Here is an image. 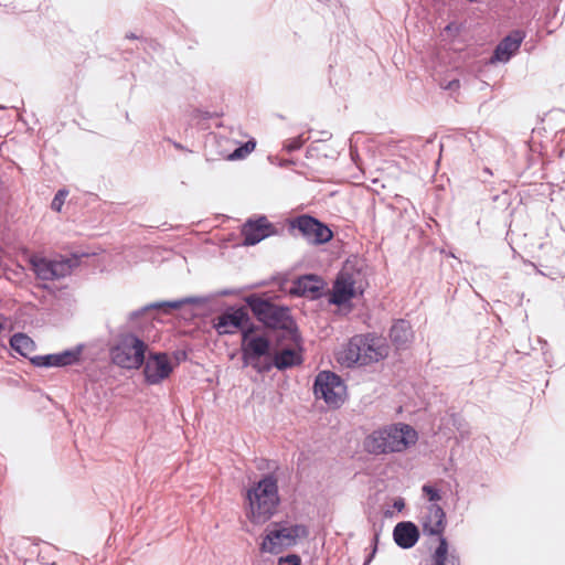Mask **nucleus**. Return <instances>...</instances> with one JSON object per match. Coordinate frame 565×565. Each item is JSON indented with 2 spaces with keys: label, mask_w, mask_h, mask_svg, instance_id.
<instances>
[{
  "label": "nucleus",
  "mask_w": 565,
  "mask_h": 565,
  "mask_svg": "<svg viewBox=\"0 0 565 565\" xmlns=\"http://www.w3.org/2000/svg\"><path fill=\"white\" fill-rule=\"evenodd\" d=\"M279 503L278 480L267 475L247 489L245 515L254 524H264L276 513Z\"/></svg>",
  "instance_id": "f257e3e1"
},
{
  "label": "nucleus",
  "mask_w": 565,
  "mask_h": 565,
  "mask_svg": "<svg viewBox=\"0 0 565 565\" xmlns=\"http://www.w3.org/2000/svg\"><path fill=\"white\" fill-rule=\"evenodd\" d=\"M390 354V347L381 337L358 334L352 337L338 354V361L347 366L369 365L384 360Z\"/></svg>",
  "instance_id": "f03ea898"
},
{
  "label": "nucleus",
  "mask_w": 565,
  "mask_h": 565,
  "mask_svg": "<svg viewBox=\"0 0 565 565\" xmlns=\"http://www.w3.org/2000/svg\"><path fill=\"white\" fill-rule=\"evenodd\" d=\"M366 286L363 273L352 264H344L338 274L330 294V302L341 306L363 294Z\"/></svg>",
  "instance_id": "7ed1b4c3"
},
{
  "label": "nucleus",
  "mask_w": 565,
  "mask_h": 565,
  "mask_svg": "<svg viewBox=\"0 0 565 565\" xmlns=\"http://www.w3.org/2000/svg\"><path fill=\"white\" fill-rule=\"evenodd\" d=\"M308 532L303 525L287 523H271L266 529V535L262 542V551L278 554L285 548L296 544L299 537L307 536Z\"/></svg>",
  "instance_id": "20e7f679"
},
{
  "label": "nucleus",
  "mask_w": 565,
  "mask_h": 565,
  "mask_svg": "<svg viewBox=\"0 0 565 565\" xmlns=\"http://www.w3.org/2000/svg\"><path fill=\"white\" fill-rule=\"evenodd\" d=\"M147 344L134 334L121 335L110 349L114 364L122 369H139L145 362Z\"/></svg>",
  "instance_id": "39448f33"
},
{
  "label": "nucleus",
  "mask_w": 565,
  "mask_h": 565,
  "mask_svg": "<svg viewBox=\"0 0 565 565\" xmlns=\"http://www.w3.org/2000/svg\"><path fill=\"white\" fill-rule=\"evenodd\" d=\"M256 318L269 328L290 330L294 321L289 315V309L271 303L258 296L252 295L246 298Z\"/></svg>",
  "instance_id": "423d86ee"
},
{
  "label": "nucleus",
  "mask_w": 565,
  "mask_h": 565,
  "mask_svg": "<svg viewBox=\"0 0 565 565\" xmlns=\"http://www.w3.org/2000/svg\"><path fill=\"white\" fill-rule=\"evenodd\" d=\"M313 392L317 398H322L332 408L340 407L347 395V387L337 374L323 371L315 380Z\"/></svg>",
  "instance_id": "0eeeda50"
},
{
  "label": "nucleus",
  "mask_w": 565,
  "mask_h": 565,
  "mask_svg": "<svg viewBox=\"0 0 565 565\" xmlns=\"http://www.w3.org/2000/svg\"><path fill=\"white\" fill-rule=\"evenodd\" d=\"M289 225L315 245L326 244L333 238V232L324 223L308 214L291 218Z\"/></svg>",
  "instance_id": "6e6552de"
},
{
  "label": "nucleus",
  "mask_w": 565,
  "mask_h": 565,
  "mask_svg": "<svg viewBox=\"0 0 565 565\" xmlns=\"http://www.w3.org/2000/svg\"><path fill=\"white\" fill-rule=\"evenodd\" d=\"M253 328L243 332L242 355L245 365H252L257 371L269 370V365L263 367L259 364L262 356L269 353L270 343L265 337H252Z\"/></svg>",
  "instance_id": "1a4fd4ad"
},
{
  "label": "nucleus",
  "mask_w": 565,
  "mask_h": 565,
  "mask_svg": "<svg viewBox=\"0 0 565 565\" xmlns=\"http://www.w3.org/2000/svg\"><path fill=\"white\" fill-rule=\"evenodd\" d=\"M248 321L249 316L246 308L241 307L237 309H230L222 313L217 318L214 327L220 334H233L237 331L244 332Z\"/></svg>",
  "instance_id": "9d476101"
},
{
  "label": "nucleus",
  "mask_w": 565,
  "mask_h": 565,
  "mask_svg": "<svg viewBox=\"0 0 565 565\" xmlns=\"http://www.w3.org/2000/svg\"><path fill=\"white\" fill-rule=\"evenodd\" d=\"M172 365L166 353L151 354L145 363L143 374L148 384H159L168 379Z\"/></svg>",
  "instance_id": "9b49d317"
},
{
  "label": "nucleus",
  "mask_w": 565,
  "mask_h": 565,
  "mask_svg": "<svg viewBox=\"0 0 565 565\" xmlns=\"http://www.w3.org/2000/svg\"><path fill=\"white\" fill-rule=\"evenodd\" d=\"M273 234H275V227L266 216L248 220L242 228L245 245H255Z\"/></svg>",
  "instance_id": "f8f14e48"
},
{
  "label": "nucleus",
  "mask_w": 565,
  "mask_h": 565,
  "mask_svg": "<svg viewBox=\"0 0 565 565\" xmlns=\"http://www.w3.org/2000/svg\"><path fill=\"white\" fill-rule=\"evenodd\" d=\"M392 452H399L407 449L417 441L416 430L406 424L387 427Z\"/></svg>",
  "instance_id": "ddd939ff"
},
{
  "label": "nucleus",
  "mask_w": 565,
  "mask_h": 565,
  "mask_svg": "<svg viewBox=\"0 0 565 565\" xmlns=\"http://www.w3.org/2000/svg\"><path fill=\"white\" fill-rule=\"evenodd\" d=\"M422 525L425 534L437 535L439 540L444 537L446 513L443 508L436 503L430 504L422 519Z\"/></svg>",
  "instance_id": "4468645a"
},
{
  "label": "nucleus",
  "mask_w": 565,
  "mask_h": 565,
  "mask_svg": "<svg viewBox=\"0 0 565 565\" xmlns=\"http://www.w3.org/2000/svg\"><path fill=\"white\" fill-rule=\"evenodd\" d=\"M524 38V32L520 30L512 31L497 45L491 63L508 62L519 51Z\"/></svg>",
  "instance_id": "2eb2a0df"
},
{
  "label": "nucleus",
  "mask_w": 565,
  "mask_h": 565,
  "mask_svg": "<svg viewBox=\"0 0 565 565\" xmlns=\"http://www.w3.org/2000/svg\"><path fill=\"white\" fill-rule=\"evenodd\" d=\"M78 355V352L67 350L56 354L34 355L33 358H30V361L36 366H66L77 362Z\"/></svg>",
  "instance_id": "dca6fc26"
},
{
  "label": "nucleus",
  "mask_w": 565,
  "mask_h": 565,
  "mask_svg": "<svg viewBox=\"0 0 565 565\" xmlns=\"http://www.w3.org/2000/svg\"><path fill=\"white\" fill-rule=\"evenodd\" d=\"M390 339L396 350L409 348L414 339L411 323L404 319L395 321L390 330Z\"/></svg>",
  "instance_id": "f3484780"
},
{
  "label": "nucleus",
  "mask_w": 565,
  "mask_h": 565,
  "mask_svg": "<svg viewBox=\"0 0 565 565\" xmlns=\"http://www.w3.org/2000/svg\"><path fill=\"white\" fill-rule=\"evenodd\" d=\"M388 436L387 428L374 430L364 438V450L373 455L392 452Z\"/></svg>",
  "instance_id": "a211bd4d"
},
{
  "label": "nucleus",
  "mask_w": 565,
  "mask_h": 565,
  "mask_svg": "<svg viewBox=\"0 0 565 565\" xmlns=\"http://www.w3.org/2000/svg\"><path fill=\"white\" fill-rule=\"evenodd\" d=\"M393 537L399 547L411 548L417 543L419 531L412 522H399L394 527Z\"/></svg>",
  "instance_id": "6ab92c4d"
},
{
  "label": "nucleus",
  "mask_w": 565,
  "mask_h": 565,
  "mask_svg": "<svg viewBox=\"0 0 565 565\" xmlns=\"http://www.w3.org/2000/svg\"><path fill=\"white\" fill-rule=\"evenodd\" d=\"M302 363L301 350L288 348L278 351L274 355V365L278 370H285Z\"/></svg>",
  "instance_id": "aec40b11"
},
{
  "label": "nucleus",
  "mask_w": 565,
  "mask_h": 565,
  "mask_svg": "<svg viewBox=\"0 0 565 565\" xmlns=\"http://www.w3.org/2000/svg\"><path fill=\"white\" fill-rule=\"evenodd\" d=\"M10 345L11 348L20 353L24 358H33L34 355H31L35 351V343L34 341L24 333H15L10 339Z\"/></svg>",
  "instance_id": "412c9836"
},
{
  "label": "nucleus",
  "mask_w": 565,
  "mask_h": 565,
  "mask_svg": "<svg viewBox=\"0 0 565 565\" xmlns=\"http://www.w3.org/2000/svg\"><path fill=\"white\" fill-rule=\"evenodd\" d=\"M435 565H460L459 558L454 554H448V543L445 537L439 540V545L434 554Z\"/></svg>",
  "instance_id": "4be33fe9"
},
{
  "label": "nucleus",
  "mask_w": 565,
  "mask_h": 565,
  "mask_svg": "<svg viewBox=\"0 0 565 565\" xmlns=\"http://www.w3.org/2000/svg\"><path fill=\"white\" fill-rule=\"evenodd\" d=\"M77 265V258H58L52 260V280L63 278L71 274L72 269Z\"/></svg>",
  "instance_id": "5701e85b"
},
{
  "label": "nucleus",
  "mask_w": 565,
  "mask_h": 565,
  "mask_svg": "<svg viewBox=\"0 0 565 565\" xmlns=\"http://www.w3.org/2000/svg\"><path fill=\"white\" fill-rule=\"evenodd\" d=\"M32 268L36 276L43 280H52V260L33 256L30 259Z\"/></svg>",
  "instance_id": "b1692460"
},
{
  "label": "nucleus",
  "mask_w": 565,
  "mask_h": 565,
  "mask_svg": "<svg viewBox=\"0 0 565 565\" xmlns=\"http://www.w3.org/2000/svg\"><path fill=\"white\" fill-rule=\"evenodd\" d=\"M255 147H256V141L254 139L248 140L243 146L235 149L231 154H228L227 159L228 160L244 159L255 150Z\"/></svg>",
  "instance_id": "393cba45"
},
{
  "label": "nucleus",
  "mask_w": 565,
  "mask_h": 565,
  "mask_svg": "<svg viewBox=\"0 0 565 565\" xmlns=\"http://www.w3.org/2000/svg\"><path fill=\"white\" fill-rule=\"evenodd\" d=\"M255 147H256V141L254 139L248 140L243 146L235 149L231 154H228L227 159L228 160L244 159L255 150Z\"/></svg>",
  "instance_id": "a878e982"
},
{
  "label": "nucleus",
  "mask_w": 565,
  "mask_h": 565,
  "mask_svg": "<svg viewBox=\"0 0 565 565\" xmlns=\"http://www.w3.org/2000/svg\"><path fill=\"white\" fill-rule=\"evenodd\" d=\"M320 281L312 276L302 277L299 280V288L302 292H310L312 297L320 290Z\"/></svg>",
  "instance_id": "bb28decb"
},
{
  "label": "nucleus",
  "mask_w": 565,
  "mask_h": 565,
  "mask_svg": "<svg viewBox=\"0 0 565 565\" xmlns=\"http://www.w3.org/2000/svg\"><path fill=\"white\" fill-rule=\"evenodd\" d=\"M424 495L430 501V502H437L441 499V495L439 493V490L431 486V484H424L423 488Z\"/></svg>",
  "instance_id": "cd10ccee"
},
{
  "label": "nucleus",
  "mask_w": 565,
  "mask_h": 565,
  "mask_svg": "<svg viewBox=\"0 0 565 565\" xmlns=\"http://www.w3.org/2000/svg\"><path fill=\"white\" fill-rule=\"evenodd\" d=\"M302 145H303V139L301 138V136H298V137L290 138V139L286 140L285 148L288 152H291V151L300 149L302 147Z\"/></svg>",
  "instance_id": "c85d7f7f"
},
{
  "label": "nucleus",
  "mask_w": 565,
  "mask_h": 565,
  "mask_svg": "<svg viewBox=\"0 0 565 565\" xmlns=\"http://www.w3.org/2000/svg\"><path fill=\"white\" fill-rule=\"evenodd\" d=\"M64 199H65V193L63 191H58L52 201V204H51L52 209L54 211L60 212L62 209V205L64 204Z\"/></svg>",
  "instance_id": "c756f323"
},
{
  "label": "nucleus",
  "mask_w": 565,
  "mask_h": 565,
  "mask_svg": "<svg viewBox=\"0 0 565 565\" xmlns=\"http://www.w3.org/2000/svg\"><path fill=\"white\" fill-rule=\"evenodd\" d=\"M279 565H300V558L297 555H290L281 558Z\"/></svg>",
  "instance_id": "7c9ffc66"
},
{
  "label": "nucleus",
  "mask_w": 565,
  "mask_h": 565,
  "mask_svg": "<svg viewBox=\"0 0 565 565\" xmlns=\"http://www.w3.org/2000/svg\"><path fill=\"white\" fill-rule=\"evenodd\" d=\"M445 32L446 33H450L452 35H457L459 33V25L455 24V23H449L446 28H445Z\"/></svg>",
  "instance_id": "2f4dec72"
},
{
  "label": "nucleus",
  "mask_w": 565,
  "mask_h": 565,
  "mask_svg": "<svg viewBox=\"0 0 565 565\" xmlns=\"http://www.w3.org/2000/svg\"><path fill=\"white\" fill-rule=\"evenodd\" d=\"M460 86V83L458 79H454L451 82L448 83V85L446 86L447 89H458Z\"/></svg>",
  "instance_id": "473e14b6"
}]
</instances>
